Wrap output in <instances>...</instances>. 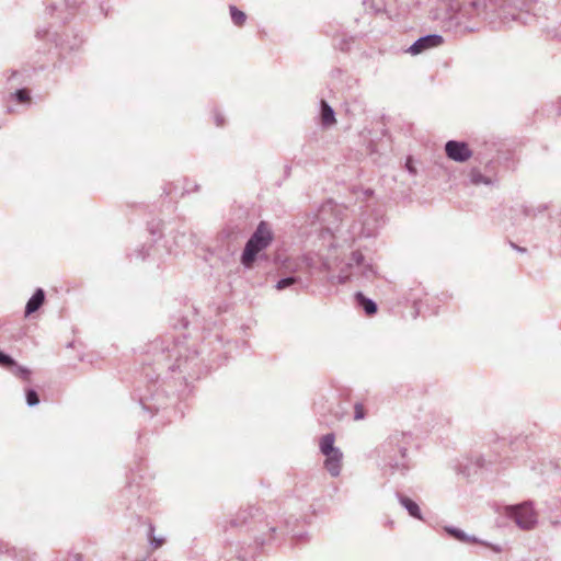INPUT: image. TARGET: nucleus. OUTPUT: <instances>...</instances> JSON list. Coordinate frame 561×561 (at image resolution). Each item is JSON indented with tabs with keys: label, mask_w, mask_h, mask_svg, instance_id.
<instances>
[{
	"label": "nucleus",
	"mask_w": 561,
	"mask_h": 561,
	"mask_svg": "<svg viewBox=\"0 0 561 561\" xmlns=\"http://www.w3.org/2000/svg\"><path fill=\"white\" fill-rule=\"evenodd\" d=\"M537 0H493V24L495 20L503 26L512 22L529 24L534 20L530 10Z\"/></svg>",
	"instance_id": "nucleus-1"
},
{
	"label": "nucleus",
	"mask_w": 561,
	"mask_h": 561,
	"mask_svg": "<svg viewBox=\"0 0 561 561\" xmlns=\"http://www.w3.org/2000/svg\"><path fill=\"white\" fill-rule=\"evenodd\" d=\"M273 240V233L267 222L261 221L255 232L247 242L242 253L241 262L244 266L251 267L256 254L266 249Z\"/></svg>",
	"instance_id": "nucleus-2"
},
{
	"label": "nucleus",
	"mask_w": 561,
	"mask_h": 561,
	"mask_svg": "<svg viewBox=\"0 0 561 561\" xmlns=\"http://www.w3.org/2000/svg\"><path fill=\"white\" fill-rule=\"evenodd\" d=\"M485 10V4L480 0H472L463 8H460L457 0H437L436 7L433 11V19L439 21H447L455 16L458 11H461L467 16L480 14Z\"/></svg>",
	"instance_id": "nucleus-3"
},
{
	"label": "nucleus",
	"mask_w": 561,
	"mask_h": 561,
	"mask_svg": "<svg viewBox=\"0 0 561 561\" xmlns=\"http://www.w3.org/2000/svg\"><path fill=\"white\" fill-rule=\"evenodd\" d=\"M335 437L333 434L324 435L320 440V450L325 456L324 468L333 477H337L342 468L343 455L339 448L334 446Z\"/></svg>",
	"instance_id": "nucleus-4"
},
{
	"label": "nucleus",
	"mask_w": 561,
	"mask_h": 561,
	"mask_svg": "<svg viewBox=\"0 0 561 561\" xmlns=\"http://www.w3.org/2000/svg\"><path fill=\"white\" fill-rule=\"evenodd\" d=\"M505 513L514 519L519 528L525 530L534 528L537 523V513L529 503L508 506L505 508Z\"/></svg>",
	"instance_id": "nucleus-5"
},
{
	"label": "nucleus",
	"mask_w": 561,
	"mask_h": 561,
	"mask_svg": "<svg viewBox=\"0 0 561 561\" xmlns=\"http://www.w3.org/2000/svg\"><path fill=\"white\" fill-rule=\"evenodd\" d=\"M444 43L440 35H427L417 39L410 48L409 53L412 55H419L430 48L438 47Z\"/></svg>",
	"instance_id": "nucleus-6"
},
{
	"label": "nucleus",
	"mask_w": 561,
	"mask_h": 561,
	"mask_svg": "<svg viewBox=\"0 0 561 561\" xmlns=\"http://www.w3.org/2000/svg\"><path fill=\"white\" fill-rule=\"evenodd\" d=\"M446 153L456 161H465L471 156L466 142H446Z\"/></svg>",
	"instance_id": "nucleus-7"
},
{
	"label": "nucleus",
	"mask_w": 561,
	"mask_h": 561,
	"mask_svg": "<svg viewBox=\"0 0 561 561\" xmlns=\"http://www.w3.org/2000/svg\"><path fill=\"white\" fill-rule=\"evenodd\" d=\"M45 301V294L43 289H37L35 294L27 301L25 307V316H30L31 313L37 311Z\"/></svg>",
	"instance_id": "nucleus-8"
},
{
	"label": "nucleus",
	"mask_w": 561,
	"mask_h": 561,
	"mask_svg": "<svg viewBox=\"0 0 561 561\" xmlns=\"http://www.w3.org/2000/svg\"><path fill=\"white\" fill-rule=\"evenodd\" d=\"M321 124L330 127L336 123L332 107L324 101H321Z\"/></svg>",
	"instance_id": "nucleus-9"
},
{
	"label": "nucleus",
	"mask_w": 561,
	"mask_h": 561,
	"mask_svg": "<svg viewBox=\"0 0 561 561\" xmlns=\"http://www.w3.org/2000/svg\"><path fill=\"white\" fill-rule=\"evenodd\" d=\"M356 299L358 304L365 309L368 316H373L377 312L376 304L373 300L366 298L363 294L358 293L356 295Z\"/></svg>",
	"instance_id": "nucleus-10"
},
{
	"label": "nucleus",
	"mask_w": 561,
	"mask_h": 561,
	"mask_svg": "<svg viewBox=\"0 0 561 561\" xmlns=\"http://www.w3.org/2000/svg\"><path fill=\"white\" fill-rule=\"evenodd\" d=\"M400 502L408 510L411 516L415 518H421L420 507L415 502H413L411 499L407 496H402L400 499Z\"/></svg>",
	"instance_id": "nucleus-11"
},
{
	"label": "nucleus",
	"mask_w": 561,
	"mask_h": 561,
	"mask_svg": "<svg viewBox=\"0 0 561 561\" xmlns=\"http://www.w3.org/2000/svg\"><path fill=\"white\" fill-rule=\"evenodd\" d=\"M230 14L233 23L238 26H242L247 20V15L244 12L240 11L236 7H230Z\"/></svg>",
	"instance_id": "nucleus-12"
},
{
	"label": "nucleus",
	"mask_w": 561,
	"mask_h": 561,
	"mask_svg": "<svg viewBox=\"0 0 561 561\" xmlns=\"http://www.w3.org/2000/svg\"><path fill=\"white\" fill-rule=\"evenodd\" d=\"M15 98L20 103H28L31 101V96L26 89H21L15 92Z\"/></svg>",
	"instance_id": "nucleus-13"
},
{
	"label": "nucleus",
	"mask_w": 561,
	"mask_h": 561,
	"mask_svg": "<svg viewBox=\"0 0 561 561\" xmlns=\"http://www.w3.org/2000/svg\"><path fill=\"white\" fill-rule=\"evenodd\" d=\"M26 401L28 405H35L39 402V398L34 390H28L26 393Z\"/></svg>",
	"instance_id": "nucleus-14"
},
{
	"label": "nucleus",
	"mask_w": 561,
	"mask_h": 561,
	"mask_svg": "<svg viewBox=\"0 0 561 561\" xmlns=\"http://www.w3.org/2000/svg\"><path fill=\"white\" fill-rule=\"evenodd\" d=\"M295 282H296V279L294 277H288V278L280 279L277 283L276 288L278 290L285 289L286 287L293 285Z\"/></svg>",
	"instance_id": "nucleus-15"
},
{
	"label": "nucleus",
	"mask_w": 561,
	"mask_h": 561,
	"mask_svg": "<svg viewBox=\"0 0 561 561\" xmlns=\"http://www.w3.org/2000/svg\"><path fill=\"white\" fill-rule=\"evenodd\" d=\"M14 364H15L14 360L10 356L0 352V366L11 367Z\"/></svg>",
	"instance_id": "nucleus-16"
},
{
	"label": "nucleus",
	"mask_w": 561,
	"mask_h": 561,
	"mask_svg": "<svg viewBox=\"0 0 561 561\" xmlns=\"http://www.w3.org/2000/svg\"><path fill=\"white\" fill-rule=\"evenodd\" d=\"M354 412H355V420H362L364 419L365 416V409H364V405L360 404V403H356L355 407H354Z\"/></svg>",
	"instance_id": "nucleus-17"
},
{
	"label": "nucleus",
	"mask_w": 561,
	"mask_h": 561,
	"mask_svg": "<svg viewBox=\"0 0 561 561\" xmlns=\"http://www.w3.org/2000/svg\"><path fill=\"white\" fill-rule=\"evenodd\" d=\"M471 179L474 184L488 183V181L483 180L482 176L476 172L471 173Z\"/></svg>",
	"instance_id": "nucleus-18"
},
{
	"label": "nucleus",
	"mask_w": 561,
	"mask_h": 561,
	"mask_svg": "<svg viewBox=\"0 0 561 561\" xmlns=\"http://www.w3.org/2000/svg\"><path fill=\"white\" fill-rule=\"evenodd\" d=\"M405 165H407L408 170H409L411 173H416V171H415V169H414V167H413V164H412V159H411V158H409V159L407 160Z\"/></svg>",
	"instance_id": "nucleus-19"
},
{
	"label": "nucleus",
	"mask_w": 561,
	"mask_h": 561,
	"mask_svg": "<svg viewBox=\"0 0 561 561\" xmlns=\"http://www.w3.org/2000/svg\"><path fill=\"white\" fill-rule=\"evenodd\" d=\"M450 533L453 534L454 537H456V538H458L460 540H465V537H463V535L460 531L451 530Z\"/></svg>",
	"instance_id": "nucleus-20"
},
{
	"label": "nucleus",
	"mask_w": 561,
	"mask_h": 561,
	"mask_svg": "<svg viewBox=\"0 0 561 561\" xmlns=\"http://www.w3.org/2000/svg\"><path fill=\"white\" fill-rule=\"evenodd\" d=\"M556 112H557V115H561V98L558 101V105H557Z\"/></svg>",
	"instance_id": "nucleus-21"
},
{
	"label": "nucleus",
	"mask_w": 561,
	"mask_h": 561,
	"mask_svg": "<svg viewBox=\"0 0 561 561\" xmlns=\"http://www.w3.org/2000/svg\"><path fill=\"white\" fill-rule=\"evenodd\" d=\"M216 122H217V125H222L224 124V118L219 115H216Z\"/></svg>",
	"instance_id": "nucleus-22"
},
{
	"label": "nucleus",
	"mask_w": 561,
	"mask_h": 561,
	"mask_svg": "<svg viewBox=\"0 0 561 561\" xmlns=\"http://www.w3.org/2000/svg\"><path fill=\"white\" fill-rule=\"evenodd\" d=\"M156 542V547L154 548H159L162 546L163 541L162 540H153Z\"/></svg>",
	"instance_id": "nucleus-23"
}]
</instances>
